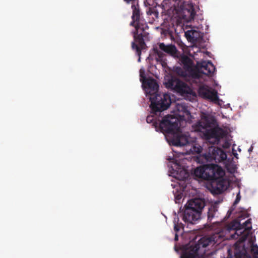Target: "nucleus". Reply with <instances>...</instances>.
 Segmentation results:
<instances>
[{
    "mask_svg": "<svg viewBox=\"0 0 258 258\" xmlns=\"http://www.w3.org/2000/svg\"><path fill=\"white\" fill-rule=\"evenodd\" d=\"M150 101L152 112L156 115L168 108L171 103L170 96L166 93L154 95L150 97Z\"/></svg>",
    "mask_w": 258,
    "mask_h": 258,
    "instance_id": "0eeeda50",
    "label": "nucleus"
},
{
    "mask_svg": "<svg viewBox=\"0 0 258 258\" xmlns=\"http://www.w3.org/2000/svg\"><path fill=\"white\" fill-rule=\"evenodd\" d=\"M198 93L202 98L209 99L215 103L219 101L217 91L210 90L207 86H201L199 89Z\"/></svg>",
    "mask_w": 258,
    "mask_h": 258,
    "instance_id": "f8f14e48",
    "label": "nucleus"
},
{
    "mask_svg": "<svg viewBox=\"0 0 258 258\" xmlns=\"http://www.w3.org/2000/svg\"><path fill=\"white\" fill-rule=\"evenodd\" d=\"M224 174L223 169L216 164L198 167L194 172L197 178L211 181L212 191L215 194H220L227 188L226 181L222 178Z\"/></svg>",
    "mask_w": 258,
    "mask_h": 258,
    "instance_id": "f257e3e1",
    "label": "nucleus"
},
{
    "mask_svg": "<svg viewBox=\"0 0 258 258\" xmlns=\"http://www.w3.org/2000/svg\"><path fill=\"white\" fill-rule=\"evenodd\" d=\"M240 199H241V197H240V193L239 192L237 195V196H236V199H235V200L234 201V202L233 203V205H237L239 203V202L240 201Z\"/></svg>",
    "mask_w": 258,
    "mask_h": 258,
    "instance_id": "393cba45",
    "label": "nucleus"
},
{
    "mask_svg": "<svg viewBox=\"0 0 258 258\" xmlns=\"http://www.w3.org/2000/svg\"><path fill=\"white\" fill-rule=\"evenodd\" d=\"M231 225L232 228L236 229V232L243 229L242 232H240V233H242V235L240 238L239 240L241 242L245 241L247 238L249 231L252 228L251 225V219L247 220L242 224L240 223L238 220H235L231 223Z\"/></svg>",
    "mask_w": 258,
    "mask_h": 258,
    "instance_id": "9d476101",
    "label": "nucleus"
},
{
    "mask_svg": "<svg viewBox=\"0 0 258 258\" xmlns=\"http://www.w3.org/2000/svg\"><path fill=\"white\" fill-rule=\"evenodd\" d=\"M158 123L157 122H154L153 123V125L155 126L156 128L158 126Z\"/></svg>",
    "mask_w": 258,
    "mask_h": 258,
    "instance_id": "2f4dec72",
    "label": "nucleus"
},
{
    "mask_svg": "<svg viewBox=\"0 0 258 258\" xmlns=\"http://www.w3.org/2000/svg\"><path fill=\"white\" fill-rule=\"evenodd\" d=\"M178 240V236L177 233L175 234L174 240L177 241Z\"/></svg>",
    "mask_w": 258,
    "mask_h": 258,
    "instance_id": "c756f323",
    "label": "nucleus"
},
{
    "mask_svg": "<svg viewBox=\"0 0 258 258\" xmlns=\"http://www.w3.org/2000/svg\"><path fill=\"white\" fill-rule=\"evenodd\" d=\"M249 215L248 213H244L243 214H242L241 215V217H243V218H245L249 217Z\"/></svg>",
    "mask_w": 258,
    "mask_h": 258,
    "instance_id": "cd10ccee",
    "label": "nucleus"
},
{
    "mask_svg": "<svg viewBox=\"0 0 258 258\" xmlns=\"http://www.w3.org/2000/svg\"><path fill=\"white\" fill-rule=\"evenodd\" d=\"M158 48L157 47H153L152 55L156 61L160 62L162 66L165 63L164 58L165 55L163 52L173 57L177 56L178 50L174 45L165 44L162 42L158 43Z\"/></svg>",
    "mask_w": 258,
    "mask_h": 258,
    "instance_id": "6e6552de",
    "label": "nucleus"
},
{
    "mask_svg": "<svg viewBox=\"0 0 258 258\" xmlns=\"http://www.w3.org/2000/svg\"><path fill=\"white\" fill-rule=\"evenodd\" d=\"M235 258H242L243 256H246L247 258H251L250 256L247 253L246 251H240V250H236L235 253Z\"/></svg>",
    "mask_w": 258,
    "mask_h": 258,
    "instance_id": "aec40b11",
    "label": "nucleus"
},
{
    "mask_svg": "<svg viewBox=\"0 0 258 258\" xmlns=\"http://www.w3.org/2000/svg\"><path fill=\"white\" fill-rule=\"evenodd\" d=\"M159 129L163 133L171 134L172 145L181 147L188 144L187 136L181 134L179 126L178 119L173 115H168L164 117L159 123Z\"/></svg>",
    "mask_w": 258,
    "mask_h": 258,
    "instance_id": "7ed1b4c3",
    "label": "nucleus"
},
{
    "mask_svg": "<svg viewBox=\"0 0 258 258\" xmlns=\"http://www.w3.org/2000/svg\"><path fill=\"white\" fill-rule=\"evenodd\" d=\"M183 13L187 16L189 20L194 19L196 15L195 8L192 4H185L183 7Z\"/></svg>",
    "mask_w": 258,
    "mask_h": 258,
    "instance_id": "dca6fc26",
    "label": "nucleus"
},
{
    "mask_svg": "<svg viewBox=\"0 0 258 258\" xmlns=\"http://www.w3.org/2000/svg\"><path fill=\"white\" fill-rule=\"evenodd\" d=\"M251 251L253 254V258H258V246L252 243L251 246Z\"/></svg>",
    "mask_w": 258,
    "mask_h": 258,
    "instance_id": "412c9836",
    "label": "nucleus"
},
{
    "mask_svg": "<svg viewBox=\"0 0 258 258\" xmlns=\"http://www.w3.org/2000/svg\"><path fill=\"white\" fill-rule=\"evenodd\" d=\"M152 15H153L156 18H157L158 17V12H157V11L156 9L154 11V13Z\"/></svg>",
    "mask_w": 258,
    "mask_h": 258,
    "instance_id": "bb28decb",
    "label": "nucleus"
},
{
    "mask_svg": "<svg viewBox=\"0 0 258 258\" xmlns=\"http://www.w3.org/2000/svg\"><path fill=\"white\" fill-rule=\"evenodd\" d=\"M207 161L220 163L227 159V154L222 149L215 146L208 148V151L204 154Z\"/></svg>",
    "mask_w": 258,
    "mask_h": 258,
    "instance_id": "1a4fd4ad",
    "label": "nucleus"
},
{
    "mask_svg": "<svg viewBox=\"0 0 258 258\" xmlns=\"http://www.w3.org/2000/svg\"><path fill=\"white\" fill-rule=\"evenodd\" d=\"M185 36L188 41L192 43L200 41L203 37L199 31L192 29L185 32Z\"/></svg>",
    "mask_w": 258,
    "mask_h": 258,
    "instance_id": "2eb2a0df",
    "label": "nucleus"
},
{
    "mask_svg": "<svg viewBox=\"0 0 258 258\" xmlns=\"http://www.w3.org/2000/svg\"><path fill=\"white\" fill-rule=\"evenodd\" d=\"M237 155V154H236V153L235 154H234V156L236 157Z\"/></svg>",
    "mask_w": 258,
    "mask_h": 258,
    "instance_id": "72a5a7b5",
    "label": "nucleus"
},
{
    "mask_svg": "<svg viewBox=\"0 0 258 258\" xmlns=\"http://www.w3.org/2000/svg\"><path fill=\"white\" fill-rule=\"evenodd\" d=\"M146 93L152 97L154 95L158 94L159 85L156 81L152 78L147 79L144 82Z\"/></svg>",
    "mask_w": 258,
    "mask_h": 258,
    "instance_id": "4468645a",
    "label": "nucleus"
},
{
    "mask_svg": "<svg viewBox=\"0 0 258 258\" xmlns=\"http://www.w3.org/2000/svg\"><path fill=\"white\" fill-rule=\"evenodd\" d=\"M176 72L179 75L181 76H185V73L182 70V69L180 67H177L176 68Z\"/></svg>",
    "mask_w": 258,
    "mask_h": 258,
    "instance_id": "5701e85b",
    "label": "nucleus"
},
{
    "mask_svg": "<svg viewBox=\"0 0 258 258\" xmlns=\"http://www.w3.org/2000/svg\"><path fill=\"white\" fill-rule=\"evenodd\" d=\"M205 206V201L204 199L196 198L188 201L180 215L182 220L185 223H194L201 218L202 212Z\"/></svg>",
    "mask_w": 258,
    "mask_h": 258,
    "instance_id": "20e7f679",
    "label": "nucleus"
},
{
    "mask_svg": "<svg viewBox=\"0 0 258 258\" xmlns=\"http://www.w3.org/2000/svg\"><path fill=\"white\" fill-rule=\"evenodd\" d=\"M174 223V230L177 233L178 232L181 228H183V224L181 223H179V218H175L173 221Z\"/></svg>",
    "mask_w": 258,
    "mask_h": 258,
    "instance_id": "a211bd4d",
    "label": "nucleus"
},
{
    "mask_svg": "<svg viewBox=\"0 0 258 258\" xmlns=\"http://www.w3.org/2000/svg\"><path fill=\"white\" fill-rule=\"evenodd\" d=\"M137 25V21L132 20V21L131 23V25L132 26H134L136 28V25Z\"/></svg>",
    "mask_w": 258,
    "mask_h": 258,
    "instance_id": "a878e982",
    "label": "nucleus"
},
{
    "mask_svg": "<svg viewBox=\"0 0 258 258\" xmlns=\"http://www.w3.org/2000/svg\"><path fill=\"white\" fill-rule=\"evenodd\" d=\"M191 150L193 152L199 154V153L202 152V148L200 146H199V145H198V146H193L192 149H191Z\"/></svg>",
    "mask_w": 258,
    "mask_h": 258,
    "instance_id": "4be33fe9",
    "label": "nucleus"
},
{
    "mask_svg": "<svg viewBox=\"0 0 258 258\" xmlns=\"http://www.w3.org/2000/svg\"><path fill=\"white\" fill-rule=\"evenodd\" d=\"M180 61L185 72L194 78L198 76L196 72V67H194L193 61L189 57L183 55L180 58Z\"/></svg>",
    "mask_w": 258,
    "mask_h": 258,
    "instance_id": "ddd939ff",
    "label": "nucleus"
},
{
    "mask_svg": "<svg viewBox=\"0 0 258 258\" xmlns=\"http://www.w3.org/2000/svg\"><path fill=\"white\" fill-rule=\"evenodd\" d=\"M216 68L211 61H202L198 62L196 66V72L198 73V76L194 77L195 78H199L200 74H204L208 76H212Z\"/></svg>",
    "mask_w": 258,
    "mask_h": 258,
    "instance_id": "9b49d317",
    "label": "nucleus"
},
{
    "mask_svg": "<svg viewBox=\"0 0 258 258\" xmlns=\"http://www.w3.org/2000/svg\"><path fill=\"white\" fill-rule=\"evenodd\" d=\"M177 108L179 111H181L186 115L190 114V111L188 110L187 107L183 104H178Z\"/></svg>",
    "mask_w": 258,
    "mask_h": 258,
    "instance_id": "6ab92c4d",
    "label": "nucleus"
},
{
    "mask_svg": "<svg viewBox=\"0 0 258 258\" xmlns=\"http://www.w3.org/2000/svg\"><path fill=\"white\" fill-rule=\"evenodd\" d=\"M252 150H253V147L252 146H251L249 149L248 150V151L250 153L252 151Z\"/></svg>",
    "mask_w": 258,
    "mask_h": 258,
    "instance_id": "7c9ffc66",
    "label": "nucleus"
},
{
    "mask_svg": "<svg viewBox=\"0 0 258 258\" xmlns=\"http://www.w3.org/2000/svg\"><path fill=\"white\" fill-rule=\"evenodd\" d=\"M219 207L216 203L211 205L208 207L207 212V220L209 222H211L216 215L218 211Z\"/></svg>",
    "mask_w": 258,
    "mask_h": 258,
    "instance_id": "f3484780",
    "label": "nucleus"
},
{
    "mask_svg": "<svg viewBox=\"0 0 258 258\" xmlns=\"http://www.w3.org/2000/svg\"><path fill=\"white\" fill-rule=\"evenodd\" d=\"M164 84L167 89L176 92L185 97L196 96V93L186 83L175 76L167 77Z\"/></svg>",
    "mask_w": 258,
    "mask_h": 258,
    "instance_id": "423d86ee",
    "label": "nucleus"
},
{
    "mask_svg": "<svg viewBox=\"0 0 258 258\" xmlns=\"http://www.w3.org/2000/svg\"><path fill=\"white\" fill-rule=\"evenodd\" d=\"M196 131L203 133L204 137L213 144H218L226 135V132L219 127L213 117H205L195 125Z\"/></svg>",
    "mask_w": 258,
    "mask_h": 258,
    "instance_id": "f03ea898",
    "label": "nucleus"
},
{
    "mask_svg": "<svg viewBox=\"0 0 258 258\" xmlns=\"http://www.w3.org/2000/svg\"><path fill=\"white\" fill-rule=\"evenodd\" d=\"M152 120V116H148L147 117V122L151 121Z\"/></svg>",
    "mask_w": 258,
    "mask_h": 258,
    "instance_id": "c85d7f7f",
    "label": "nucleus"
},
{
    "mask_svg": "<svg viewBox=\"0 0 258 258\" xmlns=\"http://www.w3.org/2000/svg\"><path fill=\"white\" fill-rule=\"evenodd\" d=\"M223 238L220 233H215L209 236L204 237L199 241L198 244L191 245L188 250L183 252L181 258H197L198 252L201 247H206L209 245L220 243Z\"/></svg>",
    "mask_w": 258,
    "mask_h": 258,
    "instance_id": "39448f33",
    "label": "nucleus"
},
{
    "mask_svg": "<svg viewBox=\"0 0 258 258\" xmlns=\"http://www.w3.org/2000/svg\"><path fill=\"white\" fill-rule=\"evenodd\" d=\"M231 211H228V213H227V214L228 215V216H230V215L231 214Z\"/></svg>",
    "mask_w": 258,
    "mask_h": 258,
    "instance_id": "473e14b6",
    "label": "nucleus"
},
{
    "mask_svg": "<svg viewBox=\"0 0 258 258\" xmlns=\"http://www.w3.org/2000/svg\"><path fill=\"white\" fill-rule=\"evenodd\" d=\"M155 9L151 7H149L148 8L147 10V14L148 15L151 16L154 13V11H155Z\"/></svg>",
    "mask_w": 258,
    "mask_h": 258,
    "instance_id": "b1692460",
    "label": "nucleus"
}]
</instances>
